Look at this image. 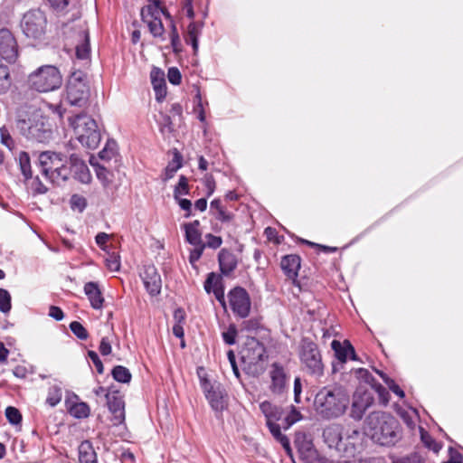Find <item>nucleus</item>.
<instances>
[{"label": "nucleus", "mask_w": 463, "mask_h": 463, "mask_svg": "<svg viewBox=\"0 0 463 463\" xmlns=\"http://www.w3.org/2000/svg\"><path fill=\"white\" fill-rule=\"evenodd\" d=\"M81 16L80 0H60V24L64 36L63 51L71 53L75 51L78 60L87 61L90 55V35L82 25L70 24Z\"/></svg>", "instance_id": "1"}, {"label": "nucleus", "mask_w": 463, "mask_h": 463, "mask_svg": "<svg viewBox=\"0 0 463 463\" xmlns=\"http://www.w3.org/2000/svg\"><path fill=\"white\" fill-rule=\"evenodd\" d=\"M350 392L344 385L328 384L318 390L314 399V410L322 420H335L345 414L350 405Z\"/></svg>", "instance_id": "2"}, {"label": "nucleus", "mask_w": 463, "mask_h": 463, "mask_svg": "<svg viewBox=\"0 0 463 463\" xmlns=\"http://www.w3.org/2000/svg\"><path fill=\"white\" fill-rule=\"evenodd\" d=\"M365 433L382 446L395 445L402 437L399 421L390 413L371 412L364 425Z\"/></svg>", "instance_id": "3"}, {"label": "nucleus", "mask_w": 463, "mask_h": 463, "mask_svg": "<svg viewBox=\"0 0 463 463\" xmlns=\"http://www.w3.org/2000/svg\"><path fill=\"white\" fill-rule=\"evenodd\" d=\"M16 127L28 140L46 143L52 138L53 121L41 111L25 114L17 120Z\"/></svg>", "instance_id": "4"}, {"label": "nucleus", "mask_w": 463, "mask_h": 463, "mask_svg": "<svg viewBox=\"0 0 463 463\" xmlns=\"http://www.w3.org/2000/svg\"><path fill=\"white\" fill-rule=\"evenodd\" d=\"M76 139L88 149H96L101 141V133L97 122L86 113H80L68 118Z\"/></svg>", "instance_id": "5"}, {"label": "nucleus", "mask_w": 463, "mask_h": 463, "mask_svg": "<svg viewBox=\"0 0 463 463\" xmlns=\"http://www.w3.org/2000/svg\"><path fill=\"white\" fill-rule=\"evenodd\" d=\"M268 358L265 345L255 337H248L241 350L243 371L258 377L265 371L264 361Z\"/></svg>", "instance_id": "6"}, {"label": "nucleus", "mask_w": 463, "mask_h": 463, "mask_svg": "<svg viewBox=\"0 0 463 463\" xmlns=\"http://www.w3.org/2000/svg\"><path fill=\"white\" fill-rule=\"evenodd\" d=\"M299 359L308 374L316 377L324 374V364L318 345L308 337L302 338L300 342Z\"/></svg>", "instance_id": "7"}, {"label": "nucleus", "mask_w": 463, "mask_h": 463, "mask_svg": "<svg viewBox=\"0 0 463 463\" xmlns=\"http://www.w3.org/2000/svg\"><path fill=\"white\" fill-rule=\"evenodd\" d=\"M28 88L37 92L53 91L58 88V68L43 65L28 75Z\"/></svg>", "instance_id": "8"}, {"label": "nucleus", "mask_w": 463, "mask_h": 463, "mask_svg": "<svg viewBox=\"0 0 463 463\" xmlns=\"http://www.w3.org/2000/svg\"><path fill=\"white\" fill-rule=\"evenodd\" d=\"M64 157V163L60 166V178L64 181L74 179L83 184H90L92 176L84 160L75 153Z\"/></svg>", "instance_id": "9"}, {"label": "nucleus", "mask_w": 463, "mask_h": 463, "mask_svg": "<svg viewBox=\"0 0 463 463\" xmlns=\"http://www.w3.org/2000/svg\"><path fill=\"white\" fill-rule=\"evenodd\" d=\"M21 28L27 38L42 40L47 32V18L40 10H30L21 21Z\"/></svg>", "instance_id": "10"}, {"label": "nucleus", "mask_w": 463, "mask_h": 463, "mask_svg": "<svg viewBox=\"0 0 463 463\" xmlns=\"http://www.w3.org/2000/svg\"><path fill=\"white\" fill-rule=\"evenodd\" d=\"M80 71H74L69 78L67 84V99L71 106L81 108L86 105L89 99L88 87L82 80Z\"/></svg>", "instance_id": "11"}, {"label": "nucleus", "mask_w": 463, "mask_h": 463, "mask_svg": "<svg viewBox=\"0 0 463 463\" xmlns=\"http://www.w3.org/2000/svg\"><path fill=\"white\" fill-rule=\"evenodd\" d=\"M200 384L211 408L216 412H222L226 409L224 391L217 382L212 383L206 375L199 373Z\"/></svg>", "instance_id": "12"}, {"label": "nucleus", "mask_w": 463, "mask_h": 463, "mask_svg": "<svg viewBox=\"0 0 463 463\" xmlns=\"http://www.w3.org/2000/svg\"><path fill=\"white\" fill-rule=\"evenodd\" d=\"M229 303L232 312L241 318H246L250 312V298L247 290L235 287L228 293Z\"/></svg>", "instance_id": "13"}, {"label": "nucleus", "mask_w": 463, "mask_h": 463, "mask_svg": "<svg viewBox=\"0 0 463 463\" xmlns=\"http://www.w3.org/2000/svg\"><path fill=\"white\" fill-rule=\"evenodd\" d=\"M374 398L369 390L358 388L353 394L350 417L354 420H360L367 409L373 403Z\"/></svg>", "instance_id": "14"}, {"label": "nucleus", "mask_w": 463, "mask_h": 463, "mask_svg": "<svg viewBox=\"0 0 463 463\" xmlns=\"http://www.w3.org/2000/svg\"><path fill=\"white\" fill-rule=\"evenodd\" d=\"M0 56L11 64L15 63L19 56L16 38L7 28L0 29Z\"/></svg>", "instance_id": "15"}, {"label": "nucleus", "mask_w": 463, "mask_h": 463, "mask_svg": "<svg viewBox=\"0 0 463 463\" xmlns=\"http://www.w3.org/2000/svg\"><path fill=\"white\" fill-rule=\"evenodd\" d=\"M105 398L108 409L114 417V424L123 423L125 420V402L120 392L111 387L105 393Z\"/></svg>", "instance_id": "16"}, {"label": "nucleus", "mask_w": 463, "mask_h": 463, "mask_svg": "<svg viewBox=\"0 0 463 463\" xmlns=\"http://www.w3.org/2000/svg\"><path fill=\"white\" fill-rule=\"evenodd\" d=\"M294 444L300 458L306 463H313L316 459H319L312 440L305 432H296Z\"/></svg>", "instance_id": "17"}, {"label": "nucleus", "mask_w": 463, "mask_h": 463, "mask_svg": "<svg viewBox=\"0 0 463 463\" xmlns=\"http://www.w3.org/2000/svg\"><path fill=\"white\" fill-rule=\"evenodd\" d=\"M323 439L325 443L331 449H335L337 451L345 450L344 444V428L341 424H331L326 427L323 430Z\"/></svg>", "instance_id": "18"}, {"label": "nucleus", "mask_w": 463, "mask_h": 463, "mask_svg": "<svg viewBox=\"0 0 463 463\" xmlns=\"http://www.w3.org/2000/svg\"><path fill=\"white\" fill-rule=\"evenodd\" d=\"M64 405L67 412L75 419H85L90 415L89 405L80 402L79 396L73 392H67Z\"/></svg>", "instance_id": "19"}, {"label": "nucleus", "mask_w": 463, "mask_h": 463, "mask_svg": "<svg viewBox=\"0 0 463 463\" xmlns=\"http://www.w3.org/2000/svg\"><path fill=\"white\" fill-rule=\"evenodd\" d=\"M58 159V155L54 152L45 151L40 154L39 163L41 171L43 176L51 183L54 184L55 179L58 177V167L55 166V161Z\"/></svg>", "instance_id": "20"}, {"label": "nucleus", "mask_w": 463, "mask_h": 463, "mask_svg": "<svg viewBox=\"0 0 463 463\" xmlns=\"http://www.w3.org/2000/svg\"><path fill=\"white\" fill-rule=\"evenodd\" d=\"M141 277L146 290L151 296H156L160 293L162 280L155 266L149 265L145 267Z\"/></svg>", "instance_id": "21"}, {"label": "nucleus", "mask_w": 463, "mask_h": 463, "mask_svg": "<svg viewBox=\"0 0 463 463\" xmlns=\"http://www.w3.org/2000/svg\"><path fill=\"white\" fill-rule=\"evenodd\" d=\"M270 390L275 394H282L287 387V374L284 368L278 363L272 364L270 371Z\"/></svg>", "instance_id": "22"}, {"label": "nucleus", "mask_w": 463, "mask_h": 463, "mask_svg": "<svg viewBox=\"0 0 463 463\" xmlns=\"http://www.w3.org/2000/svg\"><path fill=\"white\" fill-rule=\"evenodd\" d=\"M281 269L285 275L291 279H295L298 275L301 266V259L297 254L286 255L280 262Z\"/></svg>", "instance_id": "23"}, {"label": "nucleus", "mask_w": 463, "mask_h": 463, "mask_svg": "<svg viewBox=\"0 0 463 463\" xmlns=\"http://www.w3.org/2000/svg\"><path fill=\"white\" fill-rule=\"evenodd\" d=\"M220 270L222 275L229 276L238 265L236 256L226 249H222L218 254Z\"/></svg>", "instance_id": "24"}, {"label": "nucleus", "mask_w": 463, "mask_h": 463, "mask_svg": "<svg viewBox=\"0 0 463 463\" xmlns=\"http://www.w3.org/2000/svg\"><path fill=\"white\" fill-rule=\"evenodd\" d=\"M150 78L154 90L156 92V99L158 101H161L166 96L165 73L159 68H154L151 71Z\"/></svg>", "instance_id": "25"}, {"label": "nucleus", "mask_w": 463, "mask_h": 463, "mask_svg": "<svg viewBox=\"0 0 463 463\" xmlns=\"http://www.w3.org/2000/svg\"><path fill=\"white\" fill-rule=\"evenodd\" d=\"M84 292L94 309H100L103 307L104 298L96 282H88L84 286Z\"/></svg>", "instance_id": "26"}, {"label": "nucleus", "mask_w": 463, "mask_h": 463, "mask_svg": "<svg viewBox=\"0 0 463 463\" xmlns=\"http://www.w3.org/2000/svg\"><path fill=\"white\" fill-rule=\"evenodd\" d=\"M203 27V22H191L187 26V31L184 35V40L187 44H191L194 50V52L196 53L199 47V36L202 33V29Z\"/></svg>", "instance_id": "27"}, {"label": "nucleus", "mask_w": 463, "mask_h": 463, "mask_svg": "<svg viewBox=\"0 0 463 463\" xmlns=\"http://www.w3.org/2000/svg\"><path fill=\"white\" fill-rule=\"evenodd\" d=\"M199 226L200 222L198 220L183 224L186 241L195 247L203 244L202 233L199 231Z\"/></svg>", "instance_id": "28"}, {"label": "nucleus", "mask_w": 463, "mask_h": 463, "mask_svg": "<svg viewBox=\"0 0 463 463\" xmlns=\"http://www.w3.org/2000/svg\"><path fill=\"white\" fill-rule=\"evenodd\" d=\"M79 460L80 463H98L97 453L90 440H84L80 444Z\"/></svg>", "instance_id": "29"}, {"label": "nucleus", "mask_w": 463, "mask_h": 463, "mask_svg": "<svg viewBox=\"0 0 463 463\" xmlns=\"http://www.w3.org/2000/svg\"><path fill=\"white\" fill-rule=\"evenodd\" d=\"M260 409L266 418V423L278 421L281 418V409L270 402L265 401L261 402Z\"/></svg>", "instance_id": "30"}, {"label": "nucleus", "mask_w": 463, "mask_h": 463, "mask_svg": "<svg viewBox=\"0 0 463 463\" xmlns=\"http://www.w3.org/2000/svg\"><path fill=\"white\" fill-rule=\"evenodd\" d=\"M173 155V159L165 169V181L173 178L175 174L183 166V156L180 152L177 149H174Z\"/></svg>", "instance_id": "31"}, {"label": "nucleus", "mask_w": 463, "mask_h": 463, "mask_svg": "<svg viewBox=\"0 0 463 463\" xmlns=\"http://www.w3.org/2000/svg\"><path fill=\"white\" fill-rule=\"evenodd\" d=\"M90 163L94 167L97 178L101 182L103 187H108L112 182L113 175L109 170L107 169L106 166L94 162L93 156L90 157Z\"/></svg>", "instance_id": "32"}, {"label": "nucleus", "mask_w": 463, "mask_h": 463, "mask_svg": "<svg viewBox=\"0 0 463 463\" xmlns=\"http://www.w3.org/2000/svg\"><path fill=\"white\" fill-rule=\"evenodd\" d=\"M331 346L335 351L336 358L343 364L346 362L350 351H353V345L349 341H345L342 345L339 341L333 340Z\"/></svg>", "instance_id": "33"}, {"label": "nucleus", "mask_w": 463, "mask_h": 463, "mask_svg": "<svg viewBox=\"0 0 463 463\" xmlns=\"http://www.w3.org/2000/svg\"><path fill=\"white\" fill-rule=\"evenodd\" d=\"M12 85L13 79L9 67L0 62V94L7 93Z\"/></svg>", "instance_id": "34"}, {"label": "nucleus", "mask_w": 463, "mask_h": 463, "mask_svg": "<svg viewBox=\"0 0 463 463\" xmlns=\"http://www.w3.org/2000/svg\"><path fill=\"white\" fill-rule=\"evenodd\" d=\"M111 374L115 381L122 383H128L132 378L130 371L122 365L114 366Z\"/></svg>", "instance_id": "35"}, {"label": "nucleus", "mask_w": 463, "mask_h": 463, "mask_svg": "<svg viewBox=\"0 0 463 463\" xmlns=\"http://www.w3.org/2000/svg\"><path fill=\"white\" fill-rule=\"evenodd\" d=\"M147 24L149 32L154 37H160L163 40L165 28L160 18L149 19L146 22Z\"/></svg>", "instance_id": "36"}, {"label": "nucleus", "mask_w": 463, "mask_h": 463, "mask_svg": "<svg viewBox=\"0 0 463 463\" xmlns=\"http://www.w3.org/2000/svg\"><path fill=\"white\" fill-rule=\"evenodd\" d=\"M420 439L424 446L435 453H438L441 446L423 428H420Z\"/></svg>", "instance_id": "37"}, {"label": "nucleus", "mask_w": 463, "mask_h": 463, "mask_svg": "<svg viewBox=\"0 0 463 463\" xmlns=\"http://www.w3.org/2000/svg\"><path fill=\"white\" fill-rule=\"evenodd\" d=\"M159 5L160 1L156 4L149 5L141 9V18L144 22L149 19L159 18Z\"/></svg>", "instance_id": "38"}, {"label": "nucleus", "mask_w": 463, "mask_h": 463, "mask_svg": "<svg viewBox=\"0 0 463 463\" xmlns=\"http://www.w3.org/2000/svg\"><path fill=\"white\" fill-rule=\"evenodd\" d=\"M169 38L171 42V46L173 48V52L175 53H179L182 52V43L180 40V36L176 28L175 24L172 21L171 22V30L169 33Z\"/></svg>", "instance_id": "39"}, {"label": "nucleus", "mask_w": 463, "mask_h": 463, "mask_svg": "<svg viewBox=\"0 0 463 463\" xmlns=\"http://www.w3.org/2000/svg\"><path fill=\"white\" fill-rule=\"evenodd\" d=\"M19 165L25 180L32 177V170L30 164V157L26 152H21L19 155Z\"/></svg>", "instance_id": "40"}, {"label": "nucleus", "mask_w": 463, "mask_h": 463, "mask_svg": "<svg viewBox=\"0 0 463 463\" xmlns=\"http://www.w3.org/2000/svg\"><path fill=\"white\" fill-rule=\"evenodd\" d=\"M222 284V279L221 275H218L214 272H210L204 281V290L207 293H211L212 289L217 288L219 285Z\"/></svg>", "instance_id": "41"}, {"label": "nucleus", "mask_w": 463, "mask_h": 463, "mask_svg": "<svg viewBox=\"0 0 463 463\" xmlns=\"http://www.w3.org/2000/svg\"><path fill=\"white\" fill-rule=\"evenodd\" d=\"M190 194L188 179L184 175H180L178 184L174 189V199H178V196L187 195Z\"/></svg>", "instance_id": "42"}, {"label": "nucleus", "mask_w": 463, "mask_h": 463, "mask_svg": "<svg viewBox=\"0 0 463 463\" xmlns=\"http://www.w3.org/2000/svg\"><path fill=\"white\" fill-rule=\"evenodd\" d=\"M377 373L382 377L383 382L386 383L388 388L400 398H403L405 396L404 392L400 388V386L394 382V380L388 377L385 373L381 371H376Z\"/></svg>", "instance_id": "43"}, {"label": "nucleus", "mask_w": 463, "mask_h": 463, "mask_svg": "<svg viewBox=\"0 0 463 463\" xmlns=\"http://www.w3.org/2000/svg\"><path fill=\"white\" fill-rule=\"evenodd\" d=\"M360 436L361 433L356 429L347 430L344 432V444L345 445V450L349 445L354 449V445L360 439Z\"/></svg>", "instance_id": "44"}, {"label": "nucleus", "mask_w": 463, "mask_h": 463, "mask_svg": "<svg viewBox=\"0 0 463 463\" xmlns=\"http://www.w3.org/2000/svg\"><path fill=\"white\" fill-rule=\"evenodd\" d=\"M238 331L234 324H231L227 330L222 333V340L226 345H232L236 343Z\"/></svg>", "instance_id": "45"}, {"label": "nucleus", "mask_w": 463, "mask_h": 463, "mask_svg": "<svg viewBox=\"0 0 463 463\" xmlns=\"http://www.w3.org/2000/svg\"><path fill=\"white\" fill-rule=\"evenodd\" d=\"M11 295L4 288H0V311L6 314L11 310Z\"/></svg>", "instance_id": "46"}, {"label": "nucleus", "mask_w": 463, "mask_h": 463, "mask_svg": "<svg viewBox=\"0 0 463 463\" xmlns=\"http://www.w3.org/2000/svg\"><path fill=\"white\" fill-rule=\"evenodd\" d=\"M70 205L72 210L82 213L87 206V200L82 195L75 194L70 199Z\"/></svg>", "instance_id": "47"}, {"label": "nucleus", "mask_w": 463, "mask_h": 463, "mask_svg": "<svg viewBox=\"0 0 463 463\" xmlns=\"http://www.w3.org/2000/svg\"><path fill=\"white\" fill-rule=\"evenodd\" d=\"M70 329L80 340H86L89 336L87 329L78 321H72Z\"/></svg>", "instance_id": "48"}, {"label": "nucleus", "mask_w": 463, "mask_h": 463, "mask_svg": "<svg viewBox=\"0 0 463 463\" xmlns=\"http://www.w3.org/2000/svg\"><path fill=\"white\" fill-rule=\"evenodd\" d=\"M267 427L269 428L270 433L274 437V439L279 441L280 444L284 442V440L288 439L287 436L281 433L280 426L275 422H267Z\"/></svg>", "instance_id": "49"}, {"label": "nucleus", "mask_w": 463, "mask_h": 463, "mask_svg": "<svg viewBox=\"0 0 463 463\" xmlns=\"http://www.w3.org/2000/svg\"><path fill=\"white\" fill-rule=\"evenodd\" d=\"M5 416L12 424H19L22 421V414L15 407L8 406L5 409Z\"/></svg>", "instance_id": "50"}, {"label": "nucleus", "mask_w": 463, "mask_h": 463, "mask_svg": "<svg viewBox=\"0 0 463 463\" xmlns=\"http://www.w3.org/2000/svg\"><path fill=\"white\" fill-rule=\"evenodd\" d=\"M301 418V413L295 407L292 406L291 411L284 419V429H288L294 423L300 420Z\"/></svg>", "instance_id": "51"}, {"label": "nucleus", "mask_w": 463, "mask_h": 463, "mask_svg": "<svg viewBox=\"0 0 463 463\" xmlns=\"http://www.w3.org/2000/svg\"><path fill=\"white\" fill-rule=\"evenodd\" d=\"M373 387L375 388V392L378 394L380 402L383 405L386 406L388 404L389 399H390L389 391L380 383L373 385Z\"/></svg>", "instance_id": "52"}, {"label": "nucleus", "mask_w": 463, "mask_h": 463, "mask_svg": "<svg viewBox=\"0 0 463 463\" xmlns=\"http://www.w3.org/2000/svg\"><path fill=\"white\" fill-rule=\"evenodd\" d=\"M261 327V323L260 318L253 317L248 320H245L242 323V328L243 330L247 332H254L259 330Z\"/></svg>", "instance_id": "53"}, {"label": "nucleus", "mask_w": 463, "mask_h": 463, "mask_svg": "<svg viewBox=\"0 0 463 463\" xmlns=\"http://www.w3.org/2000/svg\"><path fill=\"white\" fill-rule=\"evenodd\" d=\"M167 79L173 85H179L182 80L180 71L176 67H171L167 71Z\"/></svg>", "instance_id": "54"}, {"label": "nucleus", "mask_w": 463, "mask_h": 463, "mask_svg": "<svg viewBox=\"0 0 463 463\" xmlns=\"http://www.w3.org/2000/svg\"><path fill=\"white\" fill-rule=\"evenodd\" d=\"M88 357L90 359V361L95 365L98 373L102 374L104 372V366H103V364H102L101 360L99 359L98 354L95 351H89Z\"/></svg>", "instance_id": "55"}, {"label": "nucleus", "mask_w": 463, "mask_h": 463, "mask_svg": "<svg viewBox=\"0 0 463 463\" xmlns=\"http://www.w3.org/2000/svg\"><path fill=\"white\" fill-rule=\"evenodd\" d=\"M175 200L177 202L179 207L185 211L184 217L189 218L192 215V202L188 199L181 198L180 196H178V199Z\"/></svg>", "instance_id": "56"}, {"label": "nucleus", "mask_w": 463, "mask_h": 463, "mask_svg": "<svg viewBox=\"0 0 463 463\" xmlns=\"http://www.w3.org/2000/svg\"><path fill=\"white\" fill-rule=\"evenodd\" d=\"M213 215L218 221L222 222H229L234 217V214L232 213L226 211L224 208L219 209L218 212H214Z\"/></svg>", "instance_id": "57"}, {"label": "nucleus", "mask_w": 463, "mask_h": 463, "mask_svg": "<svg viewBox=\"0 0 463 463\" xmlns=\"http://www.w3.org/2000/svg\"><path fill=\"white\" fill-rule=\"evenodd\" d=\"M227 357H228L229 363H230V364L232 366L233 374L235 375V377L238 380L241 381V373H240L239 367H238L237 363H236V357H235L234 352L232 350H229L227 352Z\"/></svg>", "instance_id": "58"}, {"label": "nucleus", "mask_w": 463, "mask_h": 463, "mask_svg": "<svg viewBox=\"0 0 463 463\" xmlns=\"http://www.w3.org/2000/svg\"><path fill=\"white\" fill-rule=\"evenodd\" d=\"M442 463H463L462 455L452 447L449 448V459Z\"/></svg>", "instance_id": "59"}, {"label": "nucleus", "mask_w": 463, "mask_h": 463, "mask_svg": "<svg viewBox=\"0 0 463 463\" xmlns=\"http://www.w3.org/2000/svg\"><path fill=\"white\" fill-rule=\"evenodd\" d=\"M222 243V240L219 236L208 233L206 235V245L212 249L219 248Z\"/></svg>", "instance_id": "60"}, {"label": "nucleus", "mask_w": 463, "mask_h": 463, "mask_svg": "<svg viewBox=\"0 0 463 463\" xmlns=\"http://www.w3.org/2000/svg\"><path fill=\"white\" fill-rule=\"evenodd\" d=\"M355 374L358 378L364 380L366 383L372 384V383L374 382L373 376L366 369L359 368L355 371Z\"/></svg>", "instance_id": "61"}, {"label": "nucleus", "mask_w": 463, "mask_h": 463, "mask_svg": "<svg viewBox=\"0 0 463 463\" xmlns=\"http://www.w3.org/2000/svg\"><path fill=\"white\" fill-rule=\"evenodd\" d=\"M212 292L214 294L218 302L223 307H226V301L224 297V287L223 284L219 285L217 288L212 289Z\"/></svg>", "instance_id": "62"}, {"label": "nucleus", "mask_w": 463, "mask_h": 463, "mask_svg": "<svg viewBox=\"0 0 463 463\" xmlns=\"http://www.w3.org/2000/svg\"><path fill=\"white\" fill-rule=\"evenodd\" d=\"M0 134H1V143L7 146L8 148H12L14 142L13 139L8 132V130L3 127L0 128Z\"/></svg>", "instance_id": "63"}, {"label": "nucleus", "mask_w": 463, "mask_h": 463, "mask_svg": "<svg viewBox=\"0 0 463 463\" xmlns=\"http://www.w3.org/2000/svg\"><path fill=\"white\" fill-rule=\"evenodd\" d=\"M393 463H424V461L419 454L414 453Z\"/></svg>", "instance_id": "64"}]
</instances>
